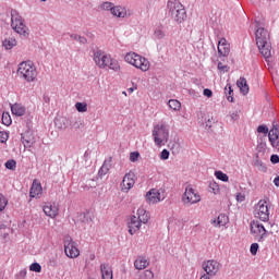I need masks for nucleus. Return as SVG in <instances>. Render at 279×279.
<instances>
[{"label":"nucleus","instance_id":"f257e3e1","mask_svg":"<svg viewBox=\"0 0 279 279\" xmlns=\"http://www.w3.org/2000/svg\"><path fill=\"white\" fill-rule=\"evenodd\" d=\"M136 215L137 217L133 215L128 221L129 233L131 235L136 234V232H138V230H141V228L143 227V223L147 225L149 223V219H151V216H149V211H147V209H145L144 207H140Z\"/></svg>","mask_w":279,"mask_h":279},{"label":"nucleus","instance_id":"f03ea898","mask_svg":"<svg viewBox=\"0 0 279 279\" xmlns=\"http://www.w3.org/2000/svg\"><path fill=\"white\" fill-rule=\"evenodd\" d=\"M256 45L258 47L259 52L266 59L271 58V41L269 39V32L264 27H259L256 33Z\"/></svg>","mask_w":279,"mask_h":279},{"label":"nucleus","instance_id":"7ed1b4c3","mask_svg":"<svg viewBox=\"0 0 279 279\" xmlns=\"http://www.w3.org/2000/svg\"><path fill=\"white\" fill-rule=\"evenodd\" d=\"M17 75L25 80V82L32 83L38 80V69L32 61H23L19 64Z\"/></svg>","mask_w":279,"mask_h":279},{"label":"nucleus","instance_id":"20e7f679","mask_svg":"<svg viewBox=\"0 0 279 279\" xmlns=\"http://www.w3.org/2000/svg\"><path fill=\"white\" fill-rule=\"evenodd\" d=\"M167 8L175 23H184L186 21V9H184V4L180 0H168Z\"/></svg>","mask_w":279,"mask_h":279},{"label":"nucleus","instance_id":"39448f33","mask_svg":"<svg viewBox=\"0 0 279 279\" xmlns=\"http://www.w3.org/2000/svg\"><path fill=\"white\" fill-rule=\"evenodd\" d=\"M11 27L16 34H20L22 38L29 36V28L25 25V20L19 14L17 10H11Z\"/></svg>","mask_w":279,"mask_h":279},{"label":"nucleus","instance_id":"423d86ee","mask_svg":"<svg viewBox=\"0 0 279 279\" xmlns=\"http://www.w3.org/2000/svg\"><path fill=\"white\" fill-rule=\"evenodd\" d=\"M125 62L128 64H131L132 66H135V69H140V71L147 72L149 71V60H147L145 57L136 53V52H129L124 57Z\"/></svg>","mask_w":279,"mask_h":279},{"label":"nucleus","instance_id":"0eeeda50","mask_svg":"<svg viewBox=\"0 0 279 279\" xmlns=\"http://www.w3.org/2000/svg\"><path fill=\"white\" fill-rule=\"evenodd\" d=\"M153 138L157 147H162L169 141V130L163 123H158L153 129Z\"/></svg>","mask_w":279,"mask_h":279},{"label":"nucleus","instance_id":"6e6552de","mask_svg":"<svg viewBox=\"0 0 279 279\" xmlns=\"http://www.w3.org/2000/svg\"><path fill=\"white\" fill-rule=\"evenodd\" d=\"M254 217L259 219V221H269V204L265 199L258 201L254 208Z\"/></svg>","mask_w":279,"mask_h":279},{"label":"nucleus","instance_id":"1a4fd4ad","mask_svg":"<svg viewBox=\"0 0 279 279\" xmlns=\"http://www.w3.org/2000/svg\"><path fill=\"white\" fill-rule=\"evenodd\" d=\"M182 202L184 206H193V204H198V202H202V196H199V193H197L195 189L187 186L183 193Z\"/></svg>","mask_w":279,"mask_h":279},{"label":"nucleus","instance_id":"9d476101","mask_svg":"<svg viewBox=\"0 0 279 279\" xmlns=\"http://www.w3.org/2000/svg\"><path fill=\"white\" fill-rule=\"evenodd\" d=\"M64 244V253L68 258H77L80 256V248H77V244L73 241L71 235H66L63 240Z\"/></svg>","mask_w":279,"mask_h":279},{"label":"nucleus","instance_id":"9b49d317","mask_svg":"<svg viewBox=\"0 0 279 279\" xmlns=\"http://www.w3.org/2000/svg\"><path fill=\"white\" fill-rule=\"evenodd\" d=\"M112 56L98 50L94 53V62L98 69H108V64H110Z\"/></svg>","mask_w":279,"mask_h":279},{"label":"nucleus","instance_id":"f8f14e48","mask_svg":"<svg viewBox=\"0 0 279 279\" xmlns=\"http://www.w3.org/2000/svg\"><path fill=\"white\" fill-rule=\"evenodd\" d=\"M134 184H136V174L131 171L129 173H125V175L123 177L120 189L122 193H130V191L134 189Z\"/></svg>","mask_w":279,"mask_h":279},{"label":"nucleus","instance_id":"ddd939ff","mask_svg":"<svg viewBox=\"0 0 279 279\" xmlns=\"http://www.w3.org/2000/svg\"><path fill=\"white\" fill-rule=\"evenodd\" d=\"M251 234H253L256 241H260L267 234V229L258 220H253L251 222Z\"/></svg>","mask_w":279,"mask_h":279},{"label":"nucleus","instance_id":"4468645a","mask_svg":"<svg viewBox=\"0 0 279 279\" xmlns=\"http://www.w3.org/2000/svg\"><path fill=\"white\" fill-rule=\"evenodd\" d=\"M203 269L207 276L215 277L221 269V264L215 259H209L203 264Z\"/></svg>","mask_w":279,"mask_h":279},{"label":"nucleus","instance_id":"2eb2a0df","mask_svg":"<svg viewBox=\"0 0 279 279\" xmlns=\"http://www.w3.org/2000/svg\"><path fill=\"white\" fill-rule=\"evenodd\" d=\"M102 10H110L113 16H118V19H125L128 11L123 7H113L111 2H104L101 4Z\"/></svg>","mask_w":279,"mask_h":279},{"label":"nucleus","instance_id":"dca6fc26","mask_svg":"<svg viewBox=\"0 0 279 279\" xmlns=\"http://www.w3.org/2000/svg\"><path fill=\"white\" fill-rule=\"evenodd\" d=\"M43 210L46 217L50 219H56L60 215V205L57 203H45Z\"/></svg>","mask_w":279,"mask_h":279},{"label":"nucleus","instance_id":"f3484780","mask_svg":"<svg viewBox=\"0 0 279 279\" xmlns=\"http://www.w3.org/2000/svg\"><path fill=\"white\" fill-rule=\"evenodd\" d=\"M268 138L272 147H276L279 151V129L274 125L272 129L268 132Z\"/></svg>","mask_w":279,"mask_h":279},{"label":"nucleus","instance_id":"a211bd4d","mask_svg":"<svg viewBox=\"0 0 279 279\" xmlns=\"http://www.w3.org/2000/svg\"><path fill=\"white\" fill-rule=\"evenodd\" d=\"M218 53L222 58H227V56H230V44L226 38H221L218 41Z\"/></svg>","mask_w":279,"mask_h":279},{"label":"nucleus","instance_id":"6ab92c4d","mask_svg":"<svg viewBox=\"0 0 279 279\" xmlns=\"http://www.w3.org/2000/svg\"><path fill=\"white\" fill-rule=\"evenodd\" d=\"M43 195V184L38 182V180H34L29 190V197L39 198Z\"/></svg>","mask_w":279,"mask_h":279},{"label":"nucleus","instance_id":"aec40b11","mask_svg":"<svg viewBox=\"0 0 279 279\" xmlns=\"http://www.w3.org/2000/svg\"><path fill=\"white\" fill-rule=\"evenodd\" d=\"M147 204H158L160 202V191L151 189L146 193Z\"/></svg>","mask_w":279,"mask_h":279},{"label":"nucleus","instance_id":"412c9836","mask_svg":"<svg viewBox=\"0 0 279 279\" xmlns=\"http://www.w3.org/2000/svg\"><path fill=\"white\" fill-rule=\"evenodd\" d=\"M101 279H112V267L108 264L100 265Z\"/></svg>","mask_w":279,"mask_h":279},{"label":"nucleus","instance_id":"4be33fe9","mask_svg":"<svg viewBox=\"0 0 279 279\" xmlns=\"http://www.w3.org/2000/svg\"><path fill=\"white\" fill-rule=\"evenodd\" d=\"M135 269H147L149 267V260L146 257L138 256L134 262Z\"/></svg>","mask_w":279,"mask_h":279},{"label":"nucleus","instance_id":"5701e85b","mask_svg":"<svg viewBox=\"0 0 279 279\" xmlns=\"http://www.w3.org/2000/svg\"><path fill=\"white\" fill-rule=\"evenodd\" d=\"M22 143L24 147L29 148L36 143V140L32 133H24L22 134Z\"/></svg>","mask_w":279,"mask_h":279},{"label":"nucleus","instance_id":"b1692460","mask_svg":"<svg viewBox=\"0 0 279 279\" xmlns=\"http://www.w3.org/2000/svg\"><path fill=\"white\" fill-rule=\"evenodd\" d=\"M238 88H240L242 95H247L250 93V85H247V80L245 77H240L236 82Z\"/></svg>","mask_w":279,"mask_h":279},{"label":"nucleus","instance_id":"393cba45","mask_svg":"<svg viewBox=\"0 0 279 279\" xmlns=\"http://www.w3.org/2000/svg\"><path fill=\"white\" fill-rule=\"evenodd\" d=\"M10 107L12 114H14L15 117H23V114H25V108L23 107V105L14 104L10 105Z\"/></svg>","mask_w":279,"mask_h":279},{"label":"nucleus","instance_id":"a878e982","mask_svg":"<svg viewBox=\"0 0 279 279\" xmlns=\"http://www.w3.org/2000/svg\"><path fill=\"white\" fill-rule=\"evenodd\" d=\"M16 45H17L16 38H13V37L5 38L2 41V46L7 50L14 49V47H16Z\"/></svg>","mask_w":279,"mask_h":279},{"label":"nucleus","instance_id":"bb28decb","mask_svg":"<svg viewBox=\"0 0 279 279\" xmlns=\"http://www.w3.org/2000/svg\"><path fill=\"white\" fill-rule=\"evenodd\" d=\"M168 106L170 110H173L174 112H180V110H182V102H180L178 99H170L168 101Z\"/></svg>","mask_w":279,"mask_h":279},{"label":"nucleus","instance_id":"cd10ccee","mask_svg":"<svg viewBox=\"0 0 279 279\" xmlns=\"http://www.w3.org/2000/svg\"><path fill=\"white\" fill-rule=\"evenodd\" d=\"M229 218L228 216L221 214L218 216L217 220H214L213 223H216V227L221 228V226H228Z\"/></svg>","mask_w":279,"mask_h":279},{"label":"nucleus","instance_id":"c85d7f7f","mask_svg":"<svg viewBox=\"0 0 279 279\" xmlns=\"http://www.w3.org/2000/svg\"><path fill=\"white\" fill-rule=\"evenodd\" d=\"M107 69L119 73V71H121V64H119L118 60L111 58V61H109Z\"/></svg>","mask_w":279,"mask_h":279},{"label":"nucleus","instance_id":"c756f323","mask_svg":"<svg viewBox=\"0 0 279 279\" xmlns=\"http://www.w3.org/2000/svg\"><path fill=\"white\" fill-rule=\"evenodd\" d=\"M109 171H110V165L105 161L98 171L99 178H104V175H108Z\"/></svg>","mask_w":279,"mask_h":279},{"label":"nucleus","instance_id":"7c9ffc66","mask_svg":"<svg viewBox=\"0 0 279 279\" xmlns=\"http://www.w3.org/2000/svg\"><path fill=\"white\" fill-rule=\"evenodd\" d=\"M254 167H256V169H258V171H262L263 173L267 172V165H265V162H263L260 159H255L254 161Z\"/></svg>","mask_w":279,"mask_h":279},{"label":"nucleus","instance_id":"2f4dec72","mask_svg":"<svg viewBox=\"0 0 279 279\" xmlns=\"http://www.w3.org/2000/svg\"><path fill=\"white\" fill-rule=\"evenodd\" d=\"M2 124L7 125V128L12 125V117L10 116V112L4 111L2 113Z\"/></svg>","mask_w":279,"mask_h":279},{"label":"nucleus","instance_id":"473e14b6","mask_svg":"<svg viewBox=\"0 0 279 279\" xmlns=\"http://www.w3.org/2000/svg\"><path fill=\"white\" fill-rule=\"evenodd\" d=\"M75 108L77 112H88V104L86 102H76Z\"/></svg>","mask_w":279,"mask_h":279},{"label":"nucleus","instance_id":"72a5a7b5","mask_svg":"<svg viewBox=\"0 0 279 279\" xmlns=\"http://www.w3.org/2000/svg\"><path fill=\"white\" fill-rule=\"evenodd\" d=\"M209 189L214 195H219L221 189L219 187V183L217 182H210L209 183Z\"/></svg>","mask_w":279,"mask_h":279},{"label":"nucleus","instance_id":"f704fd0d","mask_svg":"<svg viewBox=\"0 0 279 279\" xmlns=\"http://www.w3.org/2000/svg\"><path fill=\"white\" fill-rule=\"evenodd\" d=\"M226 93H228L227 99L228 101H234V97H232L234 95V90L232 89L231 85H227L225 87Z\"/></svg>","mask_w":279,"mask_h":279},{"label":"nucleus","instance_id":"c9c22d12","mask_svg":"<svg viewBox=\"0 0 279 279\" xmlns=\"http://www.w3.org/2000/svg\"><path fill=\"white\" fill-rule=\"evenodd\" d=\"M215 177L217 178V180H220L221 182H228L230 180L228 174H226V173H223L221 171H216L215 172Z\"/></svg>","mask_w":279,"mask_h":279},{"label":"nucleus","instance_id":"e433bc0d","mask_svg":"<svg viewBox=\"0 0 279 279\" xmlns=\"http://www.w3.org/2000/svg\"><path fill=\"white\" fill-rule=\"evenodd\" d=\"M4 166H5V169H10L11 171H15L16 170V160L10 159L4 163Z\"/></svg>","mask_w":279,"mask_h":279},{"label":"nucleus","instance_id":"4c0bfd02","mask_svg":"<svg viewBox=\"0 0 279 279\" xmlns=\"http://www.w3.org/2000/svg\"><path fill=\"white\" fill-rule=\"evenodd\" d=\"M29 270L35 271L36 274H40V271H43V266H40V264H38V263H33L29 266Z\"/></svg>","mask_w":279,"mask_h":279},{"label":"nucleus","instance_id":"58836bf2","mask_svg":"<svg viewBox=\"0 0 279 279\" xmlns=\"http://www.w3.org/2000/svg\"><path fill=\"white\" fill-rule=\"evenodd\" d=\"M5 206H8V199L5 198V196L0 194V213H3V210H5Z\"/></svg>","mask_w":279,"mask_h":279},{"label":"nucleus","instance_id":"ea45409f","mask_svg":"<svg viewBox=\"0 0 279 279\" xmlns=\"http://www.w3.org/2000/svg\"><path fill=\"white\" fill-rule=\"evenodd\" d=\"M140 279H154V271H151V270H145V271L141 275Z\"/></svg>","mask_w":279,"mask_h":279},{"label":"nucleus","instance_id":"a19ab883","mask_svg":"<svg viewBox=\"0 0 279 279\" xmlns=\"http://www.w3.org/2000/svg\"><path fill=\"white\" fill-rule=\"evenodd\" d=\"M138 158H141V154L138 151H133L130 154L131 162H138Z\"/></svg>","mask_w":279,"mask_h":279},{"label":"nucleus","instance_id":"79ce46f5","mask_svg":"<svg viewBox=\"0 0 279 279\" xmlns=\"http://www.w3.org/2000/svg\"><path fill=\"white\" fill-rule=\"evenodd\" d=\"M257 132L258 134H269V129L267 128V125H259L257 128Z\"/></svg>","mask_w":279,"mask_h":279},{"label":"nucleus","instance_id":"37998d69","mask_svg":"<svg viewBox=\"0 0 279 279\" xmlns=\"http://www.w3.org/2000/svg\"><path fill=\"white\" fill-rule=\"evenodd\" d=\"M155 38L162 40V38H165V32L162 29L155 31Z\"/></svg>","mask_w":279,"mask_h":279},{"label":"nucleus","instance_id":"c03bdc74","mask_svg":"<svg viewBox=\"0 0 279 279\" xmlns=\"http://www.w3.org/2000/svg\"><path fill=\"white\" fill-rule=\"evenodd\" d=\"M250 252L253 256H256V254L258 253V243H253L251 245Z\"/></svg>","mask_w":279,"mask_h":279},{"label":"nucleus","instance_id":"a18cd8bd","mask_svg":"<svg viewBox=\"0 0 279 279\" xmlns=\"http://www.w3.org/2000/svg\"><path fill=\"white\" fill-rule=\"evenodd\" d=\"M229 66L228 65H223V63L219 62L218 63V70L221 72V73H228L229 71Z\"/></svg>","mask_w":279,"mask_h":279},{"label":"nucleus","instance_id":"49530a36","mask_svg":"<svg viewBox=\"0 0 279 279\" xmlns=\"http://www.w3.org/2000/svg\"><path fill=\"white\" fill-rule=\"evenodd\" d=\"M160 159L161 160H169V150L163 149L160 154Z\"/></svg>","mask_w":279,"mask_h":279},{"label":"nucleus","instance_id":"de8ad7c7","mask_svg":"<svg viewBox=\"0 0 279 279\" xmlns=\"http://www.w3.org/2000/svg\"><path fill=\"white\" fill-rule=\"evenodd\" d=\"M8 133L7 132H0V143H5L8 141Z\"/></svg>","mask_w":279,"mask_h":279},{"label":"nucleus","instance_id":"09e8293b","mask_svg":"<svg viewBox=\"0 0 279 279\" xmlns=\"http://www.w3.org/2000/svg\"><path fill=\"white\" fill-rule=\"evenodd\" d=\"M270 162H272V165H278L279 156L278 155H271Z\"/></svg>","mask_w":279,"mask_h":279},{"label":"nucleus","instance_id":"8fccbe9b","mask_svg":"<svg viewBox=\"0 0 279 279\" xmlns=\"http://www.w3.org/2000/svg\"><path fill=\"white\" fill-rule=\"evenodd\" d=\"M203 95L205 97L210 98V97H213V90H210L209 88H206V89H204Z\"/></svg>","mask_w":279,"mask_h":279},{"label":"nucleus","instance_id":"3c124183","mask_svg":"<svg viewBox=\"0 0 279 279\" xmlns=\"http://www.w3.org/2000/svg\"><path fill=\"white\" fill-rule=\"evenodd\" d=\"M77 43H80L81 45H86V43H87L86 37L80 36Z\"/></svg>","mask_w":279,"mask_h":279},{"label":"nucleus","instance_id":"603ef678","mask_svg":"<svg viewBox=\"0 0 279 279\" xmlns=\"http://www.w3.org/2000/svg\"><path fill=\"white\" fill-rule=\"evenodd\" d=\"M19 276H20V278H26V276H27V270H26V269L21 270L20 274H19Z\"/></svg>","mask_w":279,"mask_h":279},{"label":"nucleus","instance_id":"864d4df0","mask_svg":"<svg viewBox=\"0 0 279 279\" xmlns=\"http://www.w3.org/2000/svg\"><path fill=\"white\" fill-rule=\"evenodd\" d=\"M236 199H238V202H244L245 201V196L242 195V194H238L236 195Z\"/></svg>","mask_w":279,"mask_h":279},{"label":"nucleus","instance_id":"5fc2aeb1","mask_svg":"<svg viewBox=\"0 0 279 279\" xmlns=\"http://www.w3.org/2000/svg\"><path fill=\"white\" fill-rule=\"evenodd\" d=\"M70 38H71L72 40L78 41V40H80V35H71Z\"/></svg>","mask_w":279,"mask_h":279},{"label":"nucleus","instance_id":"6e6d98bb","mask_svg":"<svg viewBox=\"0 0 279 279\" xmlns=\"http://www.w3.org/2000/svg\"><path fill=\"white\" fill-rule=\"evenodd\" d=\"M275 186H279V177H276L274 180Z\"/></svg>","mask_w":279,"mask_h":279},{"label":"nucleus","instance_id":"4d7b16f0","mask_svg":"<svg viewBox=\"0 0 279 279\" xmlns=\"http://www.w3.org/2000/svg\"><path fill=\"white\" fill-rule=\"evenodd\" d=\"M199 279H210V275H207V272H206L203 276H201Z\"/></svg>","mask_w":279,"mask_h":279},{"label":"nucleus","instance_id":"13d9d810","mask_svg":"<svg viewBox=\"0 0 279 279\" xmlns=\"http://www.w3.org/2000/svg\"><path fill=\"white\" fill-rule=\"evenodd\" d=\"M129 93H134V88H129Z\"/></svg>","mask_w":279,"mask_h":279},{"label":"nucleus","instance_id":"bf43d9fd","mask_svg":"<svg viewBox=\"0 0 279 279\" xmlns=\"http://www.w3.org/2000/svg\"><path fill=\"white\" fill-rule=\"evenodd\" d=\"M41 1H47V0H41Z\"/></svg>","mask_w":279,"mask_h":279}]
</instances>
